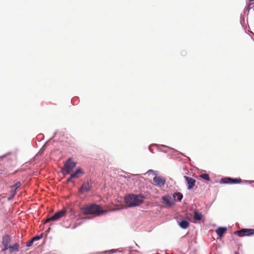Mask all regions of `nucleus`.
Masks as SVG:
<instances>
[{"label":"nucleus","instance_id":"1","mask_svg":"<svg viewBox=\"0 0 254 254\" xmlns=\"http://www.w3.org/2000/svg\"><path fill=\"white\" fill-rule=\"evenodd\" d=\"M143 198L141 195L129 194L125 197V204H121L118 209L138 206L143 203Z\"/></svg>","mask_w":254,"mask_h":254},{"label":"nucleus","instance_id":"2","mask_svg":"<svg viewBox=\"0 0 254 254\" xmlns=\"http://www.w3.org/2000/svg\"><path fill=\"white\" fill-rule=\"evenodd\" d=\"M81 210L82 213L84 215L91 214L95 216L103 215L108 211L103 210L100 205L96 204L84 206L81 208Z\"/></svg>","mask_w":254,"mask_h":254},{"label":"nucleus","instance_id":"3","mask_svg":"<svg viewBox=\"0 0 254 254\" xmlns=\"http://www.w3.org/2000/svg\"><path fill=\"white\" fill-rule=\"evenodd\" d=\"M76 163L74 162L70 158H68L64 167L62 168V172L64 175H67L72 171L73 169L75 167Z\"/></svg>","mask_w":254,"mask_h":254},{"label":"nucleus","instance_id":"4","mask_svg":"<svg viewBox=\"0 0 254 254\" xmlns=\"http://www.w3.org/2000/svg\"><path fill=\"white\" fill-rule=\"evenodd\" d=\"M66 214V211L62 209L56 213L53 216L47 219L44 222V224L50 222L52 221H57L61 218L64 216Z\"/></svg>","mask_w":254,"mask_h":254},{"label":"nucleus","instance_id":"5","mask_svg":"<svg viewBox=\"0 0 254 254\" xmlns=\"http://www.w3.org/2000/svg\"><path fill=\"white\" fill-rule=\"evenodd\" d=\"M239 237L250 236L254 235V229H242L234 232Z\"/></svg>","mask_w":254,"mask_h":254},{"label":"nucleus","instance_id":"6","mask_svg":"<svg viewBox=\"0 0 254 254\" xmlns=\"http://www.w3.org/2000/svg\"><path fill=\"white\" fill-rule=\"evenodd\" d=\"M166 182V180L164 177L160 176H155L153 179V184L155 186L159 187L163 186Z\"/></svg>","mask_w":254,"mask_h":254},{"label":"nucleus","instance_id":"7","mask_svg":"<svg viewBox=\"0 0 254 254\" xmlns=\"http://www.w3.org/2000/svg\"><path fill=\"white\" fill-rule=\"evenodd\" d=\"M92 187L91 182H84L82 184L81 187L79 189V191L81 193H83L85 192H88L91 190Z\"/></svg>","mask_w":254,"mask_h":254},{"label":"nucleus","instance_id":"8","mask_svg":"<svg viewBox=\"0 0 254 254\" xmlns=\"http://www.w3.org/2000/svg\"><path fill=\"white\" fill-rule=\"evenodd\" d=\"M242 180L240 178L239 179H232L231 178H225L222 179L221 181V183L223 184H238L240 183Z\"/></svg>","mask_w":254,"mask_h":254},{"label":"nucleus","instance_id":"9","mask_svg":"<svg viewBox=\"0 0 254 254\" xmlns=\"http://www.w3.org/2000/svg\"><path fill=\"white\" fill-rule=\"evenodd\" d=\"M184 178L185 179L187 185H188V189L189 190L192 189L195 186V180L190 177L185 176Z\"/></svg>","mask_w":254,"mask_h":254},{"label":"nucleus","instance_id":"10","mask_svg":"<svg viewBox=\"0 0 254 254\" xmlns=\"http://www.w3.org/2000/svg\"><path fill=\"white\" fill-rule=\"evenodd\" d=\"M10 242L9 237L7 235H5L3 237L2 239V245L4 246V248L3 251H5L6 250L8 249V244Z\"/></svg>","mask_w":254,"mask_h":254},{"label":"nucleus","instance_id":"11","mask_svg":"<svg viewBox=\"0 0 254 254\" xmlns=\"http://www.w3.org/2000/svg\"><path fill=\"white\" fill-rule=\"evenodd\" d=\"M162 199L166 204L169 206H172L174 204V201L171 200V198L169 196H163L162 197Z\"/></svg>","mask_w":254,"mask_h":254},{"label":"nucleus","instance_id":"12","mask_svg":"<svg viewBox=\"0 0 254 254\" xmlns=\"http://www.w3.org/2000/svg\"><path fill=\"white\" fill-rule=\"evenodd\" d=\"M84 172L82 169H77L74 173L71 174V178H78L80 175L83 174Z\"/></svg>","mask_w":254,"mask_h":254},{"label":"nucleus","instance_id":"13","mask_svg":"<svg viewBox=\"0 0 254 254\" xmlns=\"http://www.w3.org/2000/svg\"><path fill=\"white\" fill-rule=\"evenodd\" d=\"M227 231V228L226 227H219L216 230V233L219 237H222L224 233Z\"/></svg>","mask_w":254,"mask_h":254},{"label":"nucleus","instance_id":"14","mask_svg":"<svg viewBox=\"0 0 254 254\" xmlns=\"http://www.w3.org/2000/svg\"><path fill=\"white\" fill-rule=\"evenodd\" d=\"M189 223L186 220H183L179 223L180 226L183 229H186L189 226Z\"/></svg>","mask_w":254,"mask_h":254},{"label":"nucleus","instance_id":"15","mask_svg":"<svg viewBox=\"0 0 254 254\" xmlns=\"http://www.w3.org/2000/svg\"><path fill=\"white\" fill-rule=\"evenodd\" d=\"M175 200L181 201L183 198V194L181 192H175L173 195Z\"/></svg>","mask_w":254,"mask_h":254},{"label":"nucleus","instance_id":"16","mask_svg":"<svg viewBox=\"0 0 254 254\" xmlns=\"http://www.w3.org/2000/svg\"><path fill=\"white\" fill-rule=\"evenodd\" d=\"M202 215L200 213H198L197 211H195L194 212V219L195 220H200L202 219Z\"/></svg>","mask_w":254,"mask_h":254},{"label":"nucleus","instance_id":"17","mask_svg":"<svg viewBox=\"0 0 254 254\" xmlns=\"http://www.w3.org/2000/svg\"><path fill=\"white\" fill-rule=\"evenodd\" d=\"M19 245L18 244H15L12 246L8 247V249L10 252H13L14 251H17L18 250Z\"/></svg>","mask_w":254,"mask_h":254},{"label":"nucleus","instance_id":"18","mask_svg":"<svg viewBox=\"0 0 254 254\" xmlns=\"http://www.w3.org/2000/svg\"><path fill=\"white\" fill-rule=\"evenodd\" d=\"M21 186V183L20 182H16L13 186L11 187V188H14V190L13 192L12 195H14L15 194L16 190L18 189Z\"/></svg>","mask_w":254,"mask_h":254},{"label":"nucleus","instance_id":"19","mask_svg":"<svg viewBox=\"0 0 254 254\" xmlns=\"http://www.w3.org/2000/svg\"><path fill=\"white\" fill-rule=\"evenodd\" d=\"M199 177L201 178L206 180V181H209L210 180V177L208 174H202L199 175Z\"/></svg>","mask_w":254,"mask_h":254},{"label":"nucleus","instance_id":"20","mask_svg":"<svg viewBox=\"0 0 254 254\" xmlns=\"http://www.w3.org/2000/svg\"><path fill=\"white\" fill-rule=\"evenodd\" d=\"M43 237V234H41L40 236H35L34 237V238H32V239L33 240V241H35V240H39L40 239H41Z\"/></svg>","mask_w":254,"mask_h":254},{"label":"nucleus","instance_id":"21","mask_svg":"<svg viewBox=\"0 0 254 254\" xmlns=\"http://www.w3.org/2000/svg\"><path fill=\"white\" fill-rule=\"evenodd\" d=\"M33 242H34V241L32 239L31 240L27 242V243L26 244L27 246L30 247V246H32L33 243Z\"/></svg>","mask_w":254,"mask_h":254},{"label":"nucleus","instance_id":"22","mask_svg":"<svg viewBox=\"0 0 254 254\" xmlns=\"http://www.w3.org/2000/svg\"><path fill=\"white\" fill-rule=\"evenodd\" d=\"M73 179V178H71V175L70 176L69 178H68V179L67 180V182H71L72 181V179Z\"/></svg>","mask_w":254,"mask_h":254},{"label":"nucleus","instance_id":"23","mask_svg":"<svg viewBox=\"0 0 254 254\" xmlns=\"http://www.w3.org/2000/svg\"><path fill=\"white\" fill-rule=\"evenodd\" d=\"M250 1H254V0H249Z\"/></svg>","mask_w":254,"mask_h":254},{"label":"nucleus","instance_id":"24","mask_svg":"<svg viewBox=\"0 0 254 254\" xmlns=\"http://www.w3.org/2000/svg\"><path fill=\"white\" fill-rule=\"evenodd\" d=\"M235 254H238V253H235Z\"/></svg>","mask_w":254,"mask_h":254}]
</instances>
